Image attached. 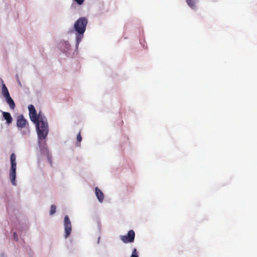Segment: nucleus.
I'll return each mask as SVG.
<instances>
[{
    "instance_id": "nucleus-5",
    "label": "nucleus",
    "mask_w": 257,
    "mask_h": 257,
    "mask_svg": "<svg viewBox=\"0 0 257 257\" xmlns=\"http://www.w3.org/2000/svg\"><path fill=\"white\" fill-rule=\"evenodd\" d=\"M64 225L65 228V237L67 238L69 236L72 230L71 221L67 215H66L64 217Z\"/></svg>"
},
{
    "instance_id": "nucleus-2",
    "label": "nucleus",
    "mask_w": 257,
    "mask_h": 257,
    "mask_svg": "<svg viewBox=\"0 0 257 257\" xmlns=\"http://www.w3.org/2000/svg\"><path fill=\"white\" fill-rule=\"evenodd\" d=\"M87 23L88 21L86 18H80L74 23V30L78 34H83L86 30Z\"/></svg>"
},
{
    "instance_id": "nucleus-18",
    "label": "nucleus",
    "mask_w": 257,
    "mask_h": 257,
    "mask_svg": "<svg viewBox=\"0 0 257 257\" xmlns=\"http://www.w3.org/2000/svg\"><path fill=\"white\" fill-rule=\"evenodd\" d=\"M77 140L79 143H80L82 140V138L80 132L77 135Z\"/></svg>"
},
{
    "instance_id": "nucleus-7",
    "label": "nucleus",
    "mask_w": 257,
    "mask_h": 257,
    "mask_svg": "<svg viewBox=\"0 0 257 257\" xmlns=\"http://www.w3.org/2000/svg\"><path fill=\"white\" fill-rule=\"evenodd\" d=\"M95 194L100 202H102L104 199V195L103 192L97 187L95 188Z\"/></svg>"
},
{
    "instance_id": "nucleus-13",
    "label": "nucleus",
    "mask_w": 257,
    "mask_h": 257,
    "mask_svg": "<svg viewBox=\"0 0 257 257\" xmlns=\"http://www.w3.org/2000/svg\"><path fill=\"white\" fill-rule=\"evenodd\" d=\"M83 37V34H78L77 36H76V46L77 48L78 47L80 42L81 41Z\"/></svg>"
},
{
    "instance_id": "nucleus-9",
    "label": "nucleus",
    "mask_w": 257,
    "mask_h": 257,
    "mask_svg": "<svg viewBox=\"0 0 257 257\" xmlns=\"http://www.w3.org/2000/svg\"><path fill=\"white\" fill-rule=\"evenodd\" d=\"M16 171L11 170L10 174V179L11 182L13 185H16Z\"/></svg>"
},
{
    "instance_id": "nucleus-12",
    "label": "nucleus",
    "mask_w": 257,
    "mask_h": 257,
    "mask_svg": "<svg viewBox=\"0 0 257 257\" xmlns=\"http://www.w3.org/2000/svg\"><path fill=\"white\" fill-rule=\"evenodd\" d=\"M188 5L192 9L196 8V4H197V0H186Z\"/></svg>"
},
{
    "instance_id": "nucleus-11",
    "label": "nucleus",
    "mask_w": 257,
    "mask_h": 257,
    "mask_svg": "<svg viewBox=\"0 0 257 257\" xmlns=\"http://www.w3.org/2000/svg\"><path fill=\"white\" fill-rule=\"evenodd\" d=\"M2 94L5 98L10 96L8 89L5 84H3Z\"/></svg>"
},
{
    "instance_id": "nucleus-10",
    "label": "nucleus",
    "mask_w": 257,
    "mask_h": 257,
    "mask_svg": "<svg viewBox=\"0 0 257 257\" xmlns=\"http://www.w3.org/2000/svg\"><path fill=\"white\" fill-rule=\"evenodd\" d=\"M5 98L6 99L7 102L8 103V104H9L10 107L12 109H14V108H15V106H16L14 100H13V99L11 97V96H10L9 97H7Z\"/></svg>"
},
{
    "instance_id": "nucleus-16",
    "label": "nucleus",
    "mask_w": 257,
    "mask_h": 257,
    "mask_svg": "<svg viewBox=\"0 0 257 257\" xmlns=\"http://www.w3.org/2000/svg\"><path fill=\"white\" fill-rule=\"evenodd\" d=\"M16 157L14 153L12 154L11 155V163L16 162Z\"/></svg>"
},
{
    "instance_id": "nucleus-3",
    "label": "nucleus",
    "mask_w": 257,
    "mask_h": 257,
    "mask_svg": "<svg viewBox=\"0 0 257 257\" xmlns=\"http://www.w3.org/2000/svg\"><path fill=\"white\" fill-rule=\"evenodd\" d=\"M28 109L29 111L30 117L32 121L33 122H37L39 119L44 116L41 112H39L38 115H37L35 108L32 104L29 105Z\"/></svg>"
},
{
    "instance_id": "nucleus-1",
    "label": "nucleus",
    "mask_w": 257,
    "mask_h": 257,
    "mask_svg": "<svg viewBox=\"0 0 257 257\" xmlns=\"http://www.w3.org/2000/svg\"><path fill=\"white\" fill-rule=\"evenodd\" d=\"M34 123L36 125V130L39 140L45 139L49 131L47 119L44 116L39 119L37 122Z\"/></svg>"
},
{
    "instance_id": "nucleus-15",
    "label": "nucleus",
    "mask_w": 257,
    "mask_h": 257,
    "mask_svg": "<svg viewBox=\"0 0 257 257\" xmlns=\"http://www.w3.org/2000/svg\"><path fill=\"white\" fill-rule=\"evenodd\" d=\"M138 253V252L137 250V249L134 248L132 251V254L131 257H139Z\"/></svg>"
},
{
    "instance_id": "nucleus-19",
    "label": "nucleus",
    "mask_w": 257,
    "mask_h": 257,
    "mask_svg": "<svg viewBox=\"0 0 257 257\" xmlns=\"http://www.w3.org/2000/svg\"><path fill=\"white\" fill-rule=\"evenodd\" d=\"M74 1L77 3V4H78L79 5H82L84 1V0H74Z\"/></svg>"
},
{
    "instance_id": "nucleus-8",
    "label": "nucleus",
    "mask_w": 257,
    "mask_h": 257,
    "mask_svg": "<svg viewBox=\"0 0 257 257\" xmlns=\"http://www.w3.org/2000/svg\"><path fill=\"white\" fill-rule=\"evenodd\" d=\"M3 115L4 118L6 120L8 124H10L13 121V118L11 114L8 112H3Z\"/></svg>"
},
{
    "instance_id": "nucleus-14",
    "label": "nucleus",
    "mask_w": 257,
    "mask_h": 257,
    "mask_svg": "<svg viewBox=\"0 0 257 257\" xmlns=\"http://www.w3.org/2000/svg\"><path fill=\"white\" fill-rule=\"evenodd\" d=\"M56 207L54 205H52L51 206L50 211V215H53L56 212Z\"/></svg>"
},
{
    "instance_id": "nucleus-6",
    "label": "nucleus",
    "mask_w": 257,
    "mask_h": 257,
    "mask_svg": "<svg viewBox=\"0 0 257 257\" xmlns=\"http://www.w3.org/2000/svg\"><path fill=\"white\" fill-rule=\"evenodd\" d=\"M17 126L19 128H24L27 126L28 127V123L27 120L24 118L23 115H20L18 117Z\"/></svg>"
},
{
    "instance_id": "nucleus-17",
    "label": "nucleus",
    "mask_w": 257,
    "mask_h": 257,
    "mask_svg": "<svg viewBox=\"0 0 257 257\" xmlns=\"http://www.w3.org/2000/svg\"><path fill=\"white\" fill-rule=\"evenodd\" d=\"M16 167H17L16 162L11 163V170L16 171Z\"/></svg>"
},
{
    "instance_id": "nucleus-20",
    "label": "nucleus",
    "mask_w": 257,
    "mask_h": 257,
    "mask_svg": "<svg viewBox=\"0 0 257 257\" xmlns=\"http://www.w3.org/2000/svg\"><path fill=\"white\" fill-rule=\"evenodd\" d=\"M14 236L15 238L16 239V240H18V236L17 235V233L16 232L14 233Z\"/></svg>"
},
{
    "instance_id": "nucleus-4",
    "label": "nucleus",
    "mask_w": 257,
    "mask_h": 257,
    "mask_svg": "<svg viewBox=\"0 0 257 257\" xmlns=\"http://www.w3.org/2000/svg\"><path fill=\"white\" fill-rule=\"evenodd\" d=\"M135 237V233L133 230H130L128 231L127 235H121L120 238L121 240L123 243H129L133 242L134 241Z\"/></svg>"
}]
</instances>
